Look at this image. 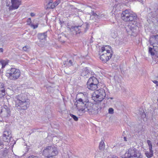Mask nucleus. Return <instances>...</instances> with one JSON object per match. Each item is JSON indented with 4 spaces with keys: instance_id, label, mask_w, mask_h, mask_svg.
Wrapping results in <instances>:
<instances>
[{
    "instance_id": "nucleus-1",
    "label": "nucleus",
    "mask_w": 158,
    "mask_h": 158,
    "mask_svg": "<svg viewBox=\"0 0 158 158\" xmlns=\"http://www.w3.org/2000/svg\"><path fill=\"white\" fill-rule=\"evenodd\" d=\"M121 18L125 22H134L135 24L129 25L128 28L126 29V31L128 34L134 36H136L139 32V28L136 24V23L135 22V20L137 19V15L130 13L129 10L127 9L123 11L121 15Z\"/></svg>"
},
{
    "instance_id": "nucleus-2",
    "label": "nucleus",
    "mask_w": 158,
    "mask_h": 158,
    "mask_svg": "<svg viewBox=\"0 0 158 158\" xmlns=\"http://www.w3.org/2000/svg\"><path fill=\"white\" fill-rule=\"evenodd\" d=\"M13 99L15 102V107L18 110H25L29 107L30 100L25 94L22 93L14 96Z\"/></svg>"
},
{
    "instance_id": "nucleus-3",
    "label": "nucleus",
    "mask_w": 158,
    "mask_h": 158,
    "mask_svg": "<svg viewBox=\"0 0 158 158\" xmlns=\"http://www.w3.org/2000/svg\"><path fill=\"white\" fill-rule=\"evenodd\" d=\"M20 70L14 68H11L6 71V76L11 80H15L18 79L20 76Z\"/></svg>"
},
{
    "instance_id": "nucleus-4",
    "label": "nucleus",
    "mask_w": 158,
    "mask_h": 158,
    "mask_svg": "<svg viewBox=\"0 0 158 158\" xmlns=\"http://www.w3.org/2000/svg\"><path fill=\"white\" fill-rule=\"evenodd\" d=\"M106 95L105 90L102 88L94 91L92 94V97L94 101L101 102L103 100Z\"/></svg>"
},
{
    "instance_id": "nucleus-5",
    "label": "nucleus",
    "mask_w": 158,
    "mask_h": 158,
    "mask_svg": "<svg viewBox=\"0 0 158 158\" xmlns=\"http://www.w3.org/2000/svg\"><path fill=\"white\" fill-rule=\"evenodd\" d=\"M58 152L56 148L51 146L46 147L43 150V155L46 157H53L57 154Z\"/></svg>"
},
{
    "instance_id": "nucleus-6",
    "label": "nucleus",
    "mask_w": 158,
    "mask_h": 158,
    "mask_svg": "<svg viewBox=\"0 0 158 158\" xmlns=\"http://www.w3.org/2000/svg\"><path fill=\"white\" fill-rule=\"evenodd\" d=\"M99 82L94 77H91L87 83V87L91 90H94L98 88Z\"/></svg>"
},
{
    "instance_id": "nucleus-7",
    "label": "nucleus",
    "mask_w": 158,
    "mask_h": 158,
    "mask_svg": "<svg viewBox=\"0 0 158 158\" xmlns=\"http://www.w3.org/2000/svg\"><path fill=\"white\" fill-rule=\"evenodd\" d=\"M140 153L139 151L134 147H131L124 155H122V158H132L135 156H138Z\"/></svg>"
},
{
    "instance_id": "nucleus-8",
    "label": "nucleus",
    "mask_w": 158,
    "mask_h": 158,
    "mask_svg": "<svg viewBox=\"0 0 158 158\" xmlns=\"http://www.w3.org/2000/svg\"><path fill=\"white\" fill-rule=\"evenodd\" d=\"M93 105L88 101L85 104V105L83 107H81L80 109V111H81L83 112H85L87 111L89 112H92L93 110V108L92 106Z\"/></svg>"
},
{
    "instance_id": "nucleus-9",
    "label": "nucleus",
    "mask_w": 158,
    "mask_h": 158,
    "mask_svg": "<svg viewBox=\"0 0 158 158\" xmlns=\"http://www.w3.org/2000/svg\"><path fill=\"white\" fill-rule=\"evenodd\" d=\"M10 109L7 106L5 105L2 107L1 114L4 118L10 116Z\"/></svg>"
},
{
    "instance_id": "nucleus-10",
    "label": "nucleus",
    "mask_w": 158,
    "mask_h": 158,
    "mask_svg": "<svg viewBox=\"0 0 158 158\" xmlns=\"http://www.w3.org/2000/svg\"><path fill=\"white\" fill-rule=\"evenodd\" d=\"M11 5L9 7V10L17 9L21 3V0H11Z\"/></svg>"
},
{
    "instance_id": "nucleus-11",
    "label": "nucleus",
    "mask_w": 158,
    "mask_h": 158,
    "mask_svg": "<svg viewBox=\"0 0 158 158\" xmlns=\"http://www.w3.org/2000/svg\"><path fill=\"white\" fill-rule=\"evenodd\" d=\"M3 140L5 142L9 143L11 140H13L11 138V133L10 131H5L3 132L2 135Z\"/></svg>"
},
{
    "instance_id": "nucleus-12",
    "label": "nucleus",
    "mask_w": 158,
    "mask_h": 158,
    "mask_svg": "<svg viewBox=\"0 0 158 158\" xmlns=\"http://www.w3.org/2000/svg\"><path fill=\"white\" fill-rule=\"evenodd\" d=\"M90 74V71L88 67H84L81 70V75L85 78L88 77Z\"/></svg>"
},
{
    "instance_id": "nucleus-13",
    "label": "nucleus",
    "mask_w": 158,
    "mask_h": 158,
    "mask_svg": "<svg viewBox=\"0 0 158 158\" xmlns=\"http://www.w3.org/2000/svg\"><path fill=\"white\" fill-rule=\"evenodd\" d=\"M86 102L83 101L82 99L80 98H76V102H75L74 104L76 106L79 108V109L83 107L84 106Z\"/></svg>"
},
{
    "instance_id": "nucleus-14",
    "label": "nucleus",
    "mask_w": 158,
    "mask_h": 158,
    "mask_svg": "<svg viewBox=\"0 0 158 158\" xmlns=\"http://www.w3.org/2000/svg\"><path fill=\"white\" fill-rule=\"evenodd\" d=\"M79 97V98L82 99L83 101L86 102V103L89 101L88 99L87 94L85 93V94L81 93L78 95L77 97Z\"/></svg>"
},
{
    "instance_id": "nucleus-15",
    "label": "nucleus",
    "mask_w": 158,
    "mask_h": 158,
    "mask_svg": "<svg viewBox=\"0 0 158 158\" xmlns=\"http://www.w3.org/2000/svg\"><path fill=\"white\" fill-rule=\"evenodd\" d=\"M38 39L40 41L44 40L47 37V32L42 33H39L37 35Z\"/></svg>"
},
{
    "instance_id": "nucleus-16",
    "label": "nucleus",
    "mask_w": 158,
    "mask_h": 158,
    "mask_svg": "<svg viewBox=\"0 0 158 158\" xmlns=\"http://www.w3.org/2000/svg\"><path fill=\"white\" fill-rule=\"evenodd\" d=\"M86 27V25L75 26L72 27V28L75 31L76 34H79L81 32V31H80V28L85 27Z\"/></svg>"
},
{
    "instance_id": "nucleus-17",
    "label": "nucleus",
    "mask_w": 158,
    "mask_h": 158,
    "mask_svg": "<svg viewBox=\"0 0 158 158\" xmlns=\"http://www.w3.org/2000/svg\"><path fill=\"white\" fill-rule=\"evenodd\" d=\"M74 62V60L73 59L69 60L68 59L67 60L64 61V63L65 67H69L73 65Z\"/></svg>"
},
{
    "instance_id": "nucleus-18",
    "label": "nucleus",
    "mask_w": 158,
    "mask_h": 158,
    "mask_svg": "<svg viewBox=\"0 0 158 158\" xmlns=\"http://www.w3.org/2000/svg\"><path fill=\"white\" fill-rule=\"evenodd\" d=\"M158 15V9L156 8L154 9V10L152 12L149 14V16H151L152 18H156Z\"/></svg>"
},
{
    "instance_id": "nucleus-19",
    "label": "nucleus",
    "mask_w": 158,
    "mask_h": 158,
    "mask_svg": "<svg viewBox=\"0 0 158 158\" xmlns=\"http://www.w3.org/2000/svg\"><path fill=\"white\" fill-rule=\"evenodd\" d=\"M139 114L140 115L141 118L143 119L144 121H145L147 120V118L146 114L143 109H140L139 110Z\"/></svg>"
},
{
    "instance_id": "nucleus-20",
    "label": "nucleus",
    "mask_w": 158,
    "mask_h": 158,
    "mask_svg": "<svg viewBox=\"0 0 158 158\" xmlns=\"http://www.w3.org/2000/svg\"><path fill=\"white\" fill-rule=\"evenodd\" d=\"M48 2L47 5L48 8L53 9L55 8V5H54L53 1L52 0H48Z\"/></svg>"
},
{
    "instance_id": "nucleus-21",
    "label": "nucleus",
    "mask_w": 158,
    "mask_h": 158,
    "mask_svg": "<svg viewBox=\"0 0 158 158\" xmlns=\"http://www.w3.org/2000/svg\"><path fill=\"white\" fill-rule=\"evenodd\" d=\"M105 54L106 56V57H108V58H109V60L111 57L112 54H113V52L111 50V49H110L107 50L106 53H104Z\"/></svg>"
},
{
    "instance_id": "nucleus-22",
    "label": "nucleus",
    "mask_w": 158,
    "mask_h": 158,
    "mask_svg": "<svg viewBox=\"0 0 158 158\" xmlns=\"http://www.w3.org/2000/svg\"><path fill=\"white\" fill-rule=\"evenodd\" d=\"M106 56L104 53L101 54L100 56V59L103 63H106L109 60V58Z\"/></svg>"
},
{
    "instance_id": "nucleus-23",
    "label": "nucleus",
    "mask_w": 158,
    "mask_h": 158,
    "mask_svg": "<svg viewBox=\"0 0 158 158\" xmlns=\"http://www.w3.org/2000/svg\"><path fill=\"white\" fill-rule=\"evenodd\" d=\"M145 154L148 158H150L153 156V152L149 151H147L145 152Z\"/></svg>"
},
{
    "instance_id": "nucleus-24",
    "label": "nucleus",
    "mask_w": 158,
    "mask_h": 158,
    "mask_svg": "<svg viewBox=\"0 0 158 158\" xmlns=\"http://www.w3.org/2000/svg\"><path fill=\"white\" fill-rule=\"evenodd\" d=\"M99 148L101 150H103L104 149L105 144L103 141H102L100 143L99 145Z\"/></svg>"
},
{
    "instance_id": "nucleus-25",
    "label": "nucleus",
    "mask_w": 158,
    "mask_h": 158,
    "mask_svg": "<svg viewBox=\"0 0 158 158\" xmlns=\"http://www.w3.org/2000/svg\"><path fill=\"white\" fill-rule=\"evenodd\" d=\"M110 46L109 45L106 46L105 47H102L101 49V52H103L105 51L106 52V50H108V48L110 49Z\"/></svg>"
},
{
    "instance_id": "nucleus-26",
    "label": "nucleus",
    "mask_w": 158,
    "mask_h": 158,
    "mask_svg": "<svg viewBox=\"0 0 158 158\" xmlns=\"http://www.w3.org/2000/svg\"><path fill=\"white\" fill-rule=\"evenodd\" d=\"M6 93L5 90H0V98H2L5 96Z\"/></svg>"
},
{
    "instance_id": "nucleus-27",
    "label": "nucleus",
    "mask_w": 158,
    "mask_h": 158,
    "mask_svg": "<svg viewBox=\"0 0 158 158\" xmlns=\"http://www.w3.org/2000/svg\"><path fill=\"white\" fill-rule=\"evenodd\" d=\"M82 25H86V27H81L80 28V31H84V32H86L87 31V30L88 29V26L87 24H83Z\"/></svg>"
},
{
    "instance_id": "nucleus-28",
    "label": "nucleus",
    "mask_w": 158,
    "mask_h": 158,
    "mask_svg": "<svg viewBox=\"0 0 158 158\" xmlns=\"http://www.w3.org/2000/svg\"><path fill=\"white\" fill-rule=\"evenodd\" d=\"M0 90H5L4 84L2 82H0Z\"/></svg>"
},
{
    "instance_id": "nucleus-29",
    "label": "nucleus",
    "mask_w": 158,
    "mask_h": 158,
    "mask_svg": "<svg viewBox=\"0 0 158 158\" xmlns=\"http://www.w3.org/2000/svg\"><path fill=\"white\" fill-rule=\"evenodd\" d=\"M153 48L149 47V52L150 53L151 55L152 56H153L155 55V53L152 51Z\"/></svg>"
},
{
    "instance_id": "nucleus-30",
    "label": "nucleus",
    "mask_w": 158,
    "mask_h": 158,
    "mask_svg": "<svg viewBox=\"0 0 158 158\" xmlns=\"http://www.w3.org/2000/svg\"><path fill=\"white\" fill-rule=\"evenodd\" d=\"M70 115L75 121H78V118L76 116L72 114H70Z\"/></svg>"
},
{
    "instance_id": "nucleus-31",
    "label": "nucleus",
    "mask_w": 158,
    "mask_h": 158,
    "mask_svg": "<svg viewBox=\"0 0 158 158\" xmlns=\"http://www.w3.org/2000/svg\"><path fill=\"white\" fill-rule=\"evenodd\" d=\"M60 2V0H56L55 1L54 3V5H55V7L57 6Z\"/></svg>"
},
{
    "instance_id": "nucleus-32",
    "label": "nucleus",
    "mask_w": 158,
    "mask_h": 158,
    "mask_svg": "<svg viewBox=\"0 0 158 158\" xmlns=\"http://www.w3.org/2000/svg\"><path fill=\"white\" fill-rule=\"evenodd\" d=\"M92 14L93 15L95 18H99L100 16H99L96 13H94V12H92Z\"/></svg>"
},
{
    "instance_id": "nucleus-33",
    "label": "nucleus",
    "mask_w": 158,
    "mask_h": 158,
    "mask_svg": "<svg viewBox=\"0 0 158 158\" xmlns=\"http://www.w3.org/2000/svg\"><path fill=\"white\" fill-rule=\"evenodd\" d=\"M31 27H33L34 29H35L38 27V24H36L34 25V24H32L30 25V26Z\"/></svg>"
},
{
    "instance_id": "nucleus-34",
    "label": "nucleus",
    "mask_w": 158,
    "mask_h": 158,
    "mask_svg": "<svg viewBox=\"0 0 158 158\" xmlns=\"http://www.w3.org/2000/svg\"><path fill=\"white\" fill-rule=\"evenodd\" d=\"M108 113L110 114L114 113V109L112 108H110L108 110Z\"/></svg>"
},
{
    "instance_id": "nucleus-35",
    "label": "nucleus",
    "mask_w": 158,
    "mask_h": 158,
    "mask_svg": "<svg viewBox=\"0 0 158 158\" xmlns=\"http://www.w3.org/2000/svg\"><path fill=\"white\" fill-rule=\"evenodd\" d=\"M27 23L28 25L29 26H30V25L31 24V18H29L27 20Z\"/></svg>"
},
{
    "instance_id": "nucleus-36",
    "label": "nucleus",
    "mask_w": 158,
    "mask_h": 158,
    "mask_svg": "<svg viewBox=\"0 0 158 158\" xmlns=\"http://www.w3.org/2000/svg\"><path fill=\"white\" fill-rule=\"evenodd\" d=\"M3 142L0 140V148L1 149L3 148Z\"/></svg>"
},
{
    "instance_id": "nucleus-37",
    "label": "nucleus",
    "mask_w": 158,
    "mask_h": 158,
    "mask_svg": "<svg viewBox=\"0 0 158 158\" xmlns=\"http://www.w3.org/2000/svg\"><path fill=\"white\" fill-rule=\"evenodd\" d=\"M147 142L148 144V146L152 145L151 141L149 140H147Z\"/></svg>"
},
{
    "instance_id": "nucleus-38",
    "label": "nucleus",
    "mask_w": 158,
    "mask_h": 158,
    "mask_svg": "<svg viewBox=\"0 0 158 158\" xmlns=\"http://www.w3.org/2000/svg\"><path fill=\"white\" fill-rule=\"evenodd\" d=\"M28 48V46H25L23 47V50L24 51H27Z\"/></svg>"
},
{
    "instance_id": "nucleus-39",
    "label": "nucleus",
    "mask_w": 158,
    "mask_h": 158,
    "mask_svg": "<svg viewBox=\"0 0 158 158\" xmlns=\"http://www.w3.org/2000/svg\"><path fill=\"white\" fill-rule=\"evenodd\" d=\"M27 158H38V157L36 156H34L33 155H31L29 156Z\"/></svg>"
},
{
    "instance_id": "nucleus-40",
    "label": "nucleus",
    "mask_w": 158,
    "mask_h": 158,
    "mask_svg": "<svg viewBox=\"0 0 158 158\" xmlns=\"http://www.w3.org/2000/svg\"><path fill=\"white\" fill-rule=\"evenodd\" d=\"M149 151L153 152V151L152 150V145L149 146Z\"/></svg>"
},
{
    "instance_id": "nucleus-41",
    "label": "nucleus",
    "mask_w": 158,
    "mask_h": 158,
    "mask_svg": "<svg viewBox=\"0 0 158 158\" xmlns=\"http://www.w3.org/2000/svg\"><path fill=\"white\" fill-rule=\"evenodd\" d=\"M153 82L156 84L157 86H158V81L156 80H154L152 81Z\"/></svg>"
},
{
    "instance_id": "nucleus-42",
    "label": "nucleus",
    "mask_w": 158,
    "mask_h": 158,
    "mask_svg": "<svg viewBox=\"0 0 158 158\" xmlns=\"http://www.w3.org/2000/svg\"><path fill=\"white\" fill-rule=\"evenodd\" d=\"M30 15L31 17H33L35 15V14L33 13H31L30 14Z\"/></svg>"
},
{
    "instance_id": "nucleus-43",
    "label": "nucleus",
    "mask_w": 158,
    "mask_h": 158,
    "mask_svg": "<svg viewBox=\"0 0 158 158\" xmlns=\"http://www.w3.org/2000/svg\"><path fill=\"white\" fill-rule=\"evenodd\" d=\"M51 89H53V88L52 87H51V86H48V87H47V89H48V90H49Z\"/></svg>"
},
{
    "instance_id": "nucleus-44",
    "label": "nucleus",
    "mask_w": 158,
    "mask_h": 158,
    "mask_svg": "<svg viewBox=\"0 0 158 158\" xmlns=\"http://www.w3.org/2000/svg\"><path fill=\"white\" fill-rule=\"evenodd\" d=\"M3 52V49L2 48H0V52Z\"/></svg>"
},
{
    "instance_id": "nucleus-45",
    "label": "nucleus",
    "mask_w": 158,
    "mask_h": 158,
    "mask_svg": "<svg viewBox=\"0 0 158 158\" xmlns=\"http://www.w3.org/2000/svg\"><path fill=\"white\" fill-rule=\"evenodd\" d=\"M124 139L125 141H127V138L126 137H124Z\"/></svg>"
},
{
    "instance_id": "nucleus-46",
    "label": "nucleus",
    "mask_w": 158,
    "mask_h": 158,
    "mask_svg": "<svg viewBox=\"0 0 158 158\" xmlns=\"http://www.w3.org/2000/svg\"><path fill=\"white\" fill-rule=\"evenodd\" d=\"M153 37H154V38H156V37L157 36H158V35H153Z\"/></svg>"
},
{
    "instance_id": "nucleus-47",
    "label": "nucleus",
    "mask_w": 158,
    "mask_h": 158,
    "mask_svg": "<svg viewBox=\"0 0 158 158\" xmlns=\"http://www.w3.org/2000/svg\"><path fill=\"white\" fill-rule=\"evenodd\" d=\"M62 23H64V22H63H63H62L61 21H60V24H62Z\"/></svg>"
},
{
    "instance_id": "nucleus-48",
    "label": "nucleus",
    "mask_w": 158,
    "mask_h": 158,
    "mask_svg": "<svg viewBox=\"0 0 158 158\" xmlns=\"http://www.w3.org/2000/svg\"><path fill=\"white\" fill-rule=\"evenodd\" d=\"M139 1L140 2H142V0H139Z\"/></svg>"
},
{
    "instance_id": "nucleus-49",
    "label": "nucleus",
    "mask_w": 158,
    "mask_h": 158,
    "mask_svg": "<svg viewBox=\"0 0 158 158\" xmlns=\"http://www.w3.org/2000/svg\"><path fill=\"white\" fill-rule=\"evenodd\" d=\"M157 145H158V142L157 143Z\"/></svg>"
}]
</instances>
